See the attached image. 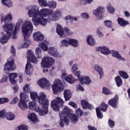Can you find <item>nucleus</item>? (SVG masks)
Instances as JSON below:
<instances>
[{"instance_id":"a18cd8bd","label":"nucleus","mask_w":130,"mask_h":130,"mask_svg":"<svg viewBox=\"0 0 130 130\" xmlns=\"http://www.w3.org/2000/svg\"><path fill=\"white\" fill-rule=\"evenodd\" d=\"M38 3L42 7H47V1L46 0H38Z\"/></svg>"},{"instance_id":"6e6552de","label":"nucleus","mask_w":130,"mask_h":130,"mask_svg":"<svg viewBox=\"0 0 130 130\" xmlns=\"http://www.w3.org/2000/svg\"><path fill=\"white\" fill-rule=\"evenodd\" d=\"M55 60L52 57H44L42 58L41 64L44 69L47 68V69L53 66Z\"/></svg>"},{"instance_id":"c03bdc74","label":"nucleus","mask_w":130,"mask_h":130,"mask_svg":"<svg viewBox=\"0 0 130 130\" xmlns=\"http://www.w3.org/2000/svg\"><path fill=\"white\" fill-rule=\"evenodd\" d=\"M47 6H48V7H49L50 8L55 9V8H56V3L53 1L49 2L48 3H47Z\"/></svg>"},{"instance_id":"a19ab883","label":"nucleus","mask_w":130,"mask_h":130,"mask_svg":"<svg viewBox=\"0 0 130 130\" xmlns=\"http://www.w3.org/2000/svg\"><path fill=\"white\" fill-rule=\"evenodd\" d=\"M41 49L39 47H37L36 49V54L37 55V57L39 59L42 58L41 56Z\"/></svg>"},{"instance_id":"6ab92c4d","label":"nucleus","mask_w":130,"mask_h":130,"mask_svg":"<svg viewBox=\"0 0 130 130\" xmlns=\"http://www.w3.org/2000/svg\"><path fill=\"white\" fill-rule=\"evenodd\" d=\"M79 81L81 85L84 84L85 85H90L92 82L89 76L83 77Z\"/></svg>"},{"instance_id":"4be33fe9","label":"nucleus","mask_w":130,"mask_h":130,"mask_svg":"<svg viewBox=\"0 0 130 130\" xmlns=\"http://www.w3.org/2000/svg\"><path fill=\"white\" fill-rule=\"evenodd\" d=\"M86 43L90 46H94L95 45V40L93 38V36L89 35L86 39Z\"/></svg>"},{"instance_id":"9b49d317","label":"nucleus","mask_w":130,"mask_h":130,"mask_svg":"<svg viewBox=\"0 0 130 130\" xmlns=\"http://www.w3.org/2000/svg\"><path fill=\"white\" fill-rule=\"evenodd\" d=\"M16 70V65H15V61L14 59L11 61H8L4 66V71H8V72H13Z\"/></svg>"},{"instance_id":"ea45409f","label":"nucleus","mask_w":130,"mask_h":130,"mask_svg":"<svg viewBox=\"0 0 130 130\" xmlns=\"http://www.w3.org/2000/svg\"><path fill=\"white\" fill-rule=\"evenodd\" d=\"M6 118L8 120H13L15 118V115L13 113L9 112L6 114Z\"/></svg>"},{"instance_id":"13d9d810","label":"nucleus","mask_w":130,"mask_h":130,"mask_svg":"<svg viewBox=\"0 0 130 130\" xmlns=\"http://www.w3.org/2000/svg\"><path fill=\"white\" fill-rule=\"evenodd\" d=\"M18 101H19V99L18 97L16 96L14 98L13 100L10 102V104H16Z\"/></svg>"},{"instance_id":"1a4fd4ad","label":"nucleus","mask_w":130,"mask_h":130,"mask_svg":"<svg viewBox=\"0 0 130 130\" xmlns=\"http://www.w3.org/2000/svg\"><path fill=\"white\" fill-rule=\"evenodd\" d=\"M51 106L54 111H59V107L63 106V101L59 97L52 101Z\"/></svg>"},{"instance_id":"3c124183","label":"nucleus","mask_w":130,"mask_h":130,"mask_svg":"<svg viewBox=\"0 0 130 130\" xmlns=\"http://www.w3.org/2000/svg\"><path fill=\"white\" fill-rule=\"evenodd\" d=\"M78 119H79V117L74 114L72 115L71 117V120L72 121V122H77V121H78Z\"/></svg>"},{"instance_id":"09e8293b","label":"nucleus","mask_w":130,"mask_h":130,"mask_svg":"<svg viewBox=\"0 0 130 130\" xmlns=\"http://www.w3.org/2000/svg\"><path fill=\"white\" fill-rule=\"evenodd\" d=\"M103 93L105 94V95H109V94H111L110 90L106 87L103 88Z\"/></svg>"},{"instance_id":"58836bf2","label":"nucleus","mask_w":130,"mask_h":130,"mask_svg":"<svg viewBox=\"0 0 130 130\" xmlns=\"http://www.w3.org/2000/svg\"><path fill=\"white\" fill-rule=\"evenodd\" d=\"M41 93H43V92H41ZM41 93H40L39 95H38V94L36 92H30V95L31 99H32L33 101H34L35 100H36V99H38V97L40 96Z\"/></svg>"},{"instance_id":"338daca9","label":"nucleus","mask_w":130,"mask_h":130,"mask_svg":"<svg viewBox=\"0 0 130 130\" xmlns=\"http://www.w3.org/2000/svg\"><path fill=\"white\" fill-rule=\"evenodd\" d=\"M13 89L14 90V92L15 93H17V92H18V90H19V87H18V85H15L13 86Z\"/></svg>"},{"instance_id":"864d4df0","label":"nucleus","mask_w":130,"mask_h":130,"mask_svg":"<svg viewBox=\"0 0 130 130\" xmlns=\"http://www.w3.org/2000/svg\"><path fill=\"white\" fill-rule=\"evenodd\" d=\"M28 126H26L25 125H24V124H21V125L20 126H18L17 127V129L18 130H28Z\"/></svg>"},{"instance_id":"f704fd0d","label":"nucleus","mask_w":130,"mask_h":130,"mask_svg":"<svg viewBox=\"0 0 130 130\" xmlns=\"http://www.w3.org/2000/svg\"><path fill=\"white\" fill-rule=\"evenodd\" d=\"M101 53L105 54V55H108L110 53V50L109 49L105 46H103L102 48Z\"/></svg>"},{"instance_id":"79ce46f5","label":"nucleus","mask_w":130,"mask_h":130,"mask_svg":"<svg viewBox=\"0 0 130 130\" xmlns=\"http://www.w3.org/2000/svg\"><path fill=\"white\" fill-rule=\"evenodd\" d=\"M104 23L105 26H107L108 28H112V21L110 20H105Z\"/></svg>"},{"instance_id":"7ed1b4c3","label":"nucleus","mask_w":130,"mask_h":130,"mask_svg":"<svg viewBox=\"0 0 130 130\" xmlns=\"http://www.w3.org/2000/svg\"><path fill=\"white\" fill-rule=\"evenodd\" d=\"M38 100L39 104L42 105V109L40 107H36L35 111L39 112L41 116H44L48 113V105H49V101L46 99V95L44 93H41L40 96L38 97Z\"/></svg>"},{"instance_id":"72a5a7b5","label":"nucleus","mask_w":130,"mask_h":130,"mask_svg":"<svg viewBox=\"0 0 130 130\" xmlns=\"http://www.w3.org/2000/svg\"><path fill=\"white\" fill-rule=\"evenodd\" d=\"M28 118L32 122H36V121H37V116L34 113H31L29 115Z\"/></svg>"},{"instance_id":"a878e982","label":"nucleus","mask_w":130,"mask_h":130,"mask_svg":"<svg viewBox=\"0 0 130 130\" xmlns=\"http://www.w3.org/2000/svg\"><path fill=\"white\" fill-rule=\"evenodd\" d=\"M94 69L96 72H98V74L100 75V79H102V77H103V75H104L103 69L98 65L94 66Z\"/></svg>"},{"instance_id":"cd10ccee","label":"nucleus","mask_w":130,"mask_h":130,"mask_svg":"<svg viewBox=\"0 0 130 130\" xmlns=\"http://www.w3.org/2000/svg\"><path fill=\"white\" fill-rule=\"evenodd\" d=\"M99 108H100V110H101L103 112H106L108 108V106L104 102H103Z\"/></svg>"},{"instance_id":"9d476101","label":"nucleus","mask_w":130,"mask_h":130,"mask_svg":"<svg viewBox=\"0 0 130 130\" xmlns=\"http://www.w3.org/2000/svg\"><path fill=\"white\" fill-rule=\"evenodd\" d=\"M53 94H57L58 92L61 91V88H63L62 82L59 79H56L54 82V84L52 85Z\"/></svg>"},{"instance_id":"4c0bfd02","label":"nucleus","mask_w":130,"mask_h":130,"mask_svg":"<svg viewBox=\"0 0 130 130\" xmlns=\"http://www.w3.org/2000/svg\"><path fill=\"white\" fill-rule=\"evenodd\" d=\"M61 45L62 47H68L70 45V40L63 39L61 41Z\"/></svg>"},{"instance_id":"f03ea898","label":"nucleus","mask_w":130,"mask_h":130,"mask_svg":"<svg viewBox=\"0 0 130 130\" xmlns=\"http://www.w3.org/2000/svg\"><path fill=\"white\" fill-rule=\"evenodd\" d=\"M1 23H3L4 22L5 23V24L3 26V28L7 33V34L4 35L1 39V43H2V44H5V43H7L8 40L11 38L15 25L13 23L7 24V23H10L13 19L12 14H8L6 16H5L4 14H1Z\"/></svg>"},{"instance_id":"2f4dec72","label":"nucleus","mask_w":130,"mask_h":130,"mask_svg":"<svg viewBox=\"0 0 130 130\" xmlns=\"http://www.w3.org/2000/svg\"><path fill=\"white\" fill-rule=\"evenodd\" d=\"M39 46L43 51H47L48 50V46L44 42L40 43Z\"/></svg>"},{"instance_id":"bb28decb","label":"nucleus","mask_w":130,"mask_h":130,"mask_svg":"<svg viewBox=\"0 0 130 130\" xmlns=\"http://www.w3.org/2000/svg\"><path fill=\"white\" fill-rule=\"evenodd\" d=\"M64 29L60 25H58L56 27V32L57 33L60 37H62L63 36V34H64V32L63 31Z\"/></svg>"},{"instance_id":"f3484780","label":"nucleus","mask_w":130,"mask_h":130,"mask_svg":"<svg viewBox=\"0 0 130 130\" xmlns=\"http://www.w3.org/2000/svg\"><path fill=\"white\" fill-rule=\"evenodd\" d=\"M33 38L35 41H43L44 39V36L41 34L40 32H35L33 34Z\"/></svg>"},{"instance_id":"49530a36","label":"nucleus","mask_w":130,"mask_h":130,"mask_svg":"<svg viewBox=\"0 0 130 130\" xmlns=\"http://www.w3.org/2000/svg\"><path fill=\"white\" fill-rule=\"evenodd\" d=\"M107 9L109 13H110L111 14H113L115 11L114 8L112 7L110 4L107 7Z\"/></svg>"},{"instance_id":"b1692460","label":"nucleus","mask_w":130,"mask_h":130,"mask_svg":"<svg viewBox=\"0 0 130 130\" xmlns=\"http://www.w3.org/2000/svg\"><path fill=\"white\" fill-rule=\"evenodd\" d=\"M61 17V12L59 10H56L52 16V21H55L57 20H58V18Z\"/></svg>"},{"instance_id":"f8f14e48","label":"nucleus","mask_w":130,"mask_h":130,"mask_svg":"<svg viewBox=\"0 0 130 130\" xmlns=\"http://www.w3.org/2000/svg\"><path fill=\"white\" fill-rule=\"evenodd\" d=\"M119 98L117 94L115 95L114 97L108 101V105L113 108H117L118 107V102Z\"/></svg>"},{"instance_id":"c85d7f7f","label":"nucleus","mask_w":130,"mask_h":130,"mask_svg":"<svg viewBox=\"0 0 130 130\" xmlns=\"http://www.w3.org/2000/svg\"><path fill=\"white\" fill-rule=\"evenodd\" d=\"M69 45L74 46V47H78V46H79V43L78 42V40L74 39H70Z\"/></svg>"},{"instance_id":"052dcab7","label":"nucleus","mask_w":130,"mask_h":130,"mask_svg":"<svg viewBox=\"0 0 130 130\" xmlns=\"http://www.w3.org/2000/svg\"><path fill=\"white\" fill-rule=\"evenodd\" d=\"M81 16L83 19H89V14L87 13H82Z\"/></svg>"},{"instance_id":"aec40b11","label":"nucleus","mask_w":130,"mask_h":130,"mask_svg":"<svg viewBox=\"0 0 130 130\" xmlns=\"http://www.w3.org/2000/svg\"><path fill=\"white\" fill-rule=\"evenodd\" d=\"M117 22L121 27H125L127 25H129V22L127 21H125L123 18L118 17Z\"/></svg>"},{"instance_id":"603ef678","label":"nucleus","mask_w":130,"mask_h":130,"mask_svg":"<svg viewBox=\"0 0 130 130\" xmlns=\"http://www.w3.org/2000/svg\"><path fill=\"white\" fill-rule=\"evenodd\" d=\"M36 105H37V104H36L34 101L30 102L29 103V107L30 109H34Z\"/></svg>"},{"instance_id":"2eb2a0df","label":"nucleus","mask_w":130,"mask_h":130,"mask_svg":"<svg viewBox=\"0 0 130 130\" xmlns=\"http://www.w3.org/2000/svg\"><path fill=\"white\" fill-rule=\"evenodd\" d=\"M81 105L83 108V109H89V110H92L94 109V107L93 105L88 102V101L86 100H82L80 101Z\"/></svg>"},{"instance_id":"f257e3e1","label":"nucleus","mask_w":130,"mask_h":130,"mask_svg":"<svg viewBox=\"0 0 130 130\" xmlns=\"http://www.w3.org/2000/svg\"><path fill=\"white\" fill-rule=\"evenodd\" d=\"M52 14H53V11L49 9H43L39 11L38 7L36 6L32 7L28 12L29 17H34L32 18V21L35 26L39 24L45 26L47 24V19L42 17H47Z\"/></svg>"},{"instance_id":"ddd939ff","label":"nucleus","mask_w":130,"mask_h":130,"mask_svg":"<svg viewBox=\"0 0 130 130\" xmlns=\"http://www.w3.org/2000/svg\"><path fill=\"white\" fill-rule=\"evenodd\" d=\"M105 12V9L104 8L101 6H99L93 11V15L96 16V18H99V19H103V14Z\"/></svg>"},{"instance_id":"39448f33","label":"nucleus","mask_w":130,"mask_h":130,"mask_svg":"<svg viewBox=\"0 0 130 130\" xmlns=\"http://www.w3.org/2000/svg\"><path fill=\"white\" fill-rule=\"evenodd\" d=\"M73 114V110L70 109L67 107H65L62 110V112H60L59 113V116L60 117V126L63 127L64 126V123L66 125L70 124V120L68 117H70L71 115Z\"/></svg>"},{"instance_id":"e433bc0d","label":"nucleus","mask_w":130,"mask_h":130,"mask_svg":"<svg viewBox=\"0 0 130 130\" xmlns=\"http://www.w3.org/2000/svg\"><path fill=\"white\" fill-rule=\"evenodd\" d=\"M95 111L98 118L102 119L103 118V114L101 112V110L99 108H96Z\"/></svg>"},{"instance_id":"4d7b16f0","label":"nucleus","mask_w":130,"mask_h":130,"mask_svg":"<svg viewBox=\"0 0 130 130\" xmlns=\"http://www.w3.org/2000/svg\"><path fill=\"white\" fill-rule=\"evenodd\" d=\"M75 75L76 77H77L79 81H80L81 79L83 78V77L81 76V71H80L76 72V73H75Z\"/></svg>"},{"instance_id":"423d86ee","label":"nucleus","mask_w":130,"mask_h":130,"mask_svg":"<svg viewBox=\"0 0 130 130\" xmlns=\"http://www.w3.org/2000/svg\"><path fill=\"white\" fill-rule=\"evenodd\" d=\"M27 58L28 60L25 66V73L26 75L30 76V71L28 70V69H29V68H32V64H31L30 61L32 62V63H37L38 61L34 54V52H33L31 50H28L27 51Z\"/></svg>"},{"instance_id":"473e14b6","label":"nucleus","mask_w":130,"mask_h":130,"mask_svg":"<svg viewBox=\"0 0 130 130\" xmlns=\"http://www.w3.org/2000/svg\"><path fill=\"white\" fill-rule=\"evenodd\" d=\"M119 75L122 79H128L129 76L127 73L123 71H119Z\"/></svg>"},{"instance_id":"37998d69","label":"nucleus","mask_w":130,"mask_h":130,"mask_svg":"<svg viewBox=\"0 0 130 130\" xmlns=\"http://www.w3.org/2000/svg\"><path fill=\"white\" fill-rule=\"evenodd\" d=\"M108 124L111 128H113L115 125V123L114 122V121L109 119L108 120Z\"/></svg>"},{"instance_id":"412c9836","label":"nucleus","mask_w":130,"mask_h":130,"mask_svg":"<svg viewBox=\"0 0 130 130\" xmlns=\"http://www.w3.org/2000/svg\"><path fill=\"white\" fill-rule=\"evenodd\" d=\"M65 101H70L72 98V92L69 89H65L63 92Z\"/></svg>"},{"instance_id":"20e7f679","label":"nucleus","mask_w":130,"mask_h":130,"mask_svg":"<svg viewBox=\"0 0 130 130\" xmlns=\"http://www.w3.org/2000/svg\"><path fill=\"white\" fill-rule=\"evenodd\" d=\"M32 31H33V24L29 21H25L22 27V31L26 42L22 45V48H28L29 45L31 44V40H29L31 34L28 32L30 31L31 33Z\"/></svg>"},{"instance_id":"5fc2aeb1","label":"nucleus","mask_w":130,"mask_h":130,"mask_svg":"<svg viewBox=\"0 0 130 130\" xmlns=\"http://www.w3.org/2000/svg\"><path fill=\"white\" fill-rule=\"evenodd\" d=\"M76 112L77 115H80V116H82L84 114V112L80 108L76 110Z\"/></svg>"},{"instance_id":"774afa93","label":"nucleus","mask_w":130,"mask_h":130,"mask_svg":"<svg viewBox=\"0 0 130 130\" xmlns=\"http://www.w3.org/2000/svg\"><path fill=\"white\" fill-rule=\"evenodd\" d=\"M64 31L67 33V34H69L70 32V29L68 27H65L64 28Z\"/></svg>"},{"instance_id":"69168bd1","label":"nucleus","mask_w":130,"mask_h":130,"mask_svg":"<svg viewBox=\"0 0 130 130\" xmlns=\"http://www.w3.org/2000/svg\"><path fill=\"white\" fill-rule=\"evenodd\" d=\"M96 34L99 35V37H103V34L101 32V31H100V30H99V29H97Z\"/></svg>"},{"instance_id":"e2e57ef3","label":"nucleus","mask_w":130,"mask_h":130,"mask_svg":"<svg viewBox=\"0 0 130 130\" xmlns=\"http://www.w3.org/2000/svg\"><path fill=\"white\" fill-rule=\"evenodd\" d=\"M8 77L7 76H5L1 80V83H5V82H7L8 81Z\"/></svg>"},{"instance_id":"0eeeda50","label":"nucleus","mask_w":130,"mask_h":130,"mask_svg":"<svg viewBox=\"0 0 130 130\" xmlns=\"http://www.w3.org/2000/svg\"><path fill=\"white\" fill-rule=\"evenodd\" d=\"M20 101L18 103V107L21 109V110H26L28 109V106H27V98H28V95H26L25 93L21 92L19 94Z\"/></svg>"},{"instance_id":"c9c22d12","label":"nucleus","mask_w":130,"mask_h":130,"mask_svg":"<svg viewBox=\"0 0 130 130\" xmlns=\"http://www.w3.org/2000/svg\"><path fill=\"white\" fill-rule=\"evenodd\" d=\"M2 4L8 8H11L13 6V3L11 2V0H2Z\"/></svg>"},{"instance_id":"0e129e2a","label":"nucleus","mask_w":130,"mask_h":130,"mask_svg":"<svg viewBox=\"0 0 130 130\" xmlns=\"http://www.w3.org/2000/svg\"><path fill=\"white\" fill-rule=\"evenodd\" d=\"M87 128L88 130H97V128H96L95 126H92L90 125H88L87 126Z\"/></svg>"},{"instance_id":"bf43d9fd","label":"nucleus","mask_w":130,"mask_h":130,"mask_svg":"<svg viewBox=\"0 0 130 130\" xmlns=\"http://www.w3.org/2000/svg\"><path fill=\"white\" fill-rule=\"evenodd\" d=\"M69 105H70V106H72L74 108H78V106L77 105V104H76V103H75L74 102L70 101L69 102Z\"/></svg>"},{"instance_id":"7c9ffc66","label":"nucleus","mask_w":130,"mask_h":130,"mask_svg":"<svg viewBox=\"0 0 130 130\" xmlns=\"http://www.w3.org/2000/svg\"><path fill=\"white\" fill-rule=\"evenodd\" d=\"M65 80L70 84H74V83H75V81H76L75 79H74V77H73V75H69L67 76L65 78Z\"/></svg>"},{"instance_id":"5701e85b","label":"nucleus","mask_w":130,"mask_h":130,"mask_svg":"<svg viewBox=\"0 0 130 130\" xmlns=\"http://www.w3.org/2000/svg\"><path fill=\"white\" fill-rule=\"evenodd\" d=\"M20 26H21V23L17 22L15 25V27L12 33L13 39H16L17 37L16 36V35H17V31H19V29H20Z\"/></svg>"},{"instance_id":"4468645a","label":"nucleus","mask_w":130,"mask_h":130,"mask_svg":"<svg viewBox=\"0 0 130 130\" xmlns=\"http://www.w3.org/2000/svg\"><path fill=\"white\" fill-rule=\"evenodd\" d=\"M48 52L50 55H51L54 57H61V55L57 52V50L55 49V47H49V48H48Z\"/></svg>"},{"instance_id":"680f3d73","label":"nucleus","mask_w":130,"mask_h":130,"mask_svg":"<svg viewBox=\"0 0 130 130\" xmlns=\"http://www.w3.org/2000/svg\"><path fill=\"white\" fill-rule=\"evenodd\" d=\"M77 70H78V66L76 64H74L72 68V72L76 73Z\"/></svg>"},{"instance_id":"dca6fc26","label":"nucleus","mask_w":130,"mask_h":130,"mask_svg":"<svg viewBox=\"0 0 130 130\" xmlns=\"http://www.w3.org/2000/svg\"><path fill=\"white\" fill-rule=\"evenodd\" d=\"M38 84L41 88H46L50 86V82L46 78H42L38 81Z\"/></svg>"},{"instance_id":"c756f323","label":"nucleus","mask_w":130,"mask_h":130,"mask_svg":"<svg viewBox=\"0 0 130 130\" xmlns=\"http://www.w3.org/2000/svg\"><path fill=\"white\" fill-rule=\"evenodd\" d=\"M115 81L118 87H120L122 85V79L119 76L115 77Z\"/></svg>"},{"instance_id":"6e6d98bb","label":"nucleus","mask_w":130,"mask_h":130,"mask_svg":"<svg viewBox=\"0 0 130 130\" xmlns=\"http://www.w3.org/2000/svg\"><path fill=\"white\" fill-rule=\"evenodd\" d=\"M23 92H26L29 93L30 92V89H29V84H26L23 88Z\"/></svg>"},{"instance_id":"393cba45","label":"nucleus","mask_w":130,"mask_h":130,"mask_svg":"<svg viewBox=\"0 0 130 130\" xmlns=\"http://www.w3.org/2000/svg\"><path fill=\"white\" fill-rule=\"evenodd\" d=\"M110 53H112V56L116 57V58H118L119 59H121L122 60H124V58L121 57L119 52L114 50H111Z\"/></svg>"},{"instance_id":"a211bd4d","label":"nucleus","mask_w":130,"mask_h":130,"mask_svg":"<svg viewBox=\"0 0 130 130\" xmlns=\"http://www.w3.org/2000/svg\"><path fill=\"white\" fill-rule=\"evenodd\" d=\"M18 77V74L15 73H10L9 75V81L12 84V85H16V83H17V81L15 79Z\"/></svg>"},{"instance_id":"de8ad7c7","label":"nucleus","mask_w":130,"mask_h":130,"mask_svg":"<svg viewBox=\"0 0 130 130\" xmlns=\"http://www.w3.org/2000/svg\"><path fill=\"white\" fill-rule=\"evenodd\" d=\"M6 110L4 109L0 111V118H5L7 116Z\"/></svg>"},{"instance_id":"8fccbe9b","label":"nucleus","mask_w":130,"mask_h":130,"mask_svg":"<svg viewBox=\"0 0 130 130\" xmlns=\"http://www.w3.org/2000/svg\"><path fill=\"white\" fill-rule=\"evenodd\" d=\"M9 102V99L8 98H0V104H4Z\"/></svg>"}]
</instances>
